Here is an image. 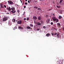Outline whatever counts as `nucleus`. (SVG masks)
Listing matches in <instances>:
<instances>
[{
  "instance_id": "45",
  "label": "nucleus",
  "mask_w": 64,
  "mask_h": 64,
  "mask_svg": "<svg viewBox=\"0 0 64 64\" xmlns=\"http://www.w3.org/2000/svg\"><path fill=\"white\" fill-rule=\"evenodd\" d=\"M39 10H41V9L40 8H39Z\"/></svg>"
},
{
  "instance_id": "1",
  "label": "nucleus",
  "mask_w": 64,
  "mask_h": 64,
  "mask_svg": "<svg viewBox=\"0 0 64 64\" xmlns=\"http://www.w3.org/2000/svg\"><path fill=\"white\" fill-rule=\"evenodd\" d=\"M56 60L57 61L56 63V64H63V61L62 60H59L58 58H57Z\"/></svg>"
},
{
  "instance_id": "56",
  "label": "nucleus",
  "mask_w": 64,
  "mask_h": 64,
  "mask_svg": "<svg viewBox=\"0 0 64 64\" xmlns=\"http://www.w3.org/2000/svg\"><path fill=\"white\" fill-rule=\"evenodd\" d=\"M30 8H29V10H30Z\"/></svg>"
},
{
  "instance_id": "6",
  "label": "nucleus",
  "mask_w": 64,
  "mask_h": 64,
  "mask_svg": "<svg viewBox=\"0 0 64 64\" xmlns=\"http://www.w3.org/2000/svg\"><path fill=\"white\" fill-rule=\"evenodd\" d=\"M0 8H4L3 4H2V3L0 4Z\"/></svg>"
},
{
  "instance_id": "17",
  "label": "nucleus",
  "mask_w": 64,
  "mask_h": 64,
  "mask_svg": "<svg viewBox=\"0 0 64 64\" xmlns=\"http://www.w3.org/2000/svg\"><path fill=\"white\" fill-rule=\"evenodd\" d=\"M18 28H19V29H23L22 27L20 26Z\"/></svg>"
},
{
  "instance_id": "44",
  "label": "nucleus",
  "mask_w": 64,
  "mask_h": 64,
  "mask_svg": "<svg viewBox=\"0 0 64 64\" xmlns=\"http://www.w3.org/2000/svg\"><path fill=\"white\" fill-rule=\"evenodd\" d=\"M20 1H21L22 3V0H20Z\"/></svg>"
},
{
  "instance_id": "48",
  "label": "nucleus",
  "mask_w": 64,
  "mask_h": 64,
  "mask_svg": "<svg viewBox=\"0 0 64 64\" xmlns=\"http://www.w3.org/2000/svg\"><path fill=\"white\" fill-rule=\"evenodd\" d=\"M54 29H56V28H54Z\"/></svg>"
},
{
  "instance_id": "11",
  "label": "nucleus",
  "mask_w": 64,
  "mask_h": 64,
  "mask_svg": "<svg viewBox=\"0 0 64 64\" xmlns=\"http://www.w3.org/2000/svg\"><path fill=\"white\" fill-rule=\"evenodd\" d=\"M33 19H34V20H37V17L36 16H34L33 17Z\"/></svg>"
},
{
  "instance_id": "35",
  "label": "nucleus",
  "mask_w": 64,
  "mask_h": 64,
  "mask_svg": "<svg viewBox=\"0 0 64 64\" xmlns=\"http://www.w3.org/2000/svg\"><path fill=\"white\" fill-rule=\"evenodd\" d=\"M28 3H30V1H29V0H28Z\"/></svg>"
},
{
  "instance_id": "3",
  "label": "nucleus",
  "mask_w": 64,
  "mask_h": 64,
  "mask_svg": "<svg viewBox=\"0 0 64 64\" xmlns=\"http://www.w3.org/2000/svg\"><path fill=\"white\" fill-rule=\"evenodd\" d=\"M8 17H5L3 19V21H6L8 20Z\"/></svg>"
},
{
  "instance_id": "14",
  "label": "nucleus",
  "mask_w": 64,
  "mask_h": 64,
  "mask_svg": "<svg viewBox=\"0 0 64 64\" xmlns=\"http://www.w3.org/2000/svg\"><path fill=\"white\" fill-rule=\"evenodd\" d=\"M26 28H27L28 29H31V27L29 26H28Z\"/></svg>"
},
{
  "instance_id": "52",
  "label": "nucleus",
  "mask_w": 64,
  "mask_h": 64,
  "mask_svg": "<svg viewBox=\"0 0 64 64\" xmlns=\"http://www.w3.org/2000/svg\"><path fill=\"white\" fill-rule=\"evenodd\" d=\"M60 14H62V12H60Z\"/></svg>"
},
{
  "instance_id": "25",
  "label": "nucleus",
  "mask_w": 64,
  "mask_h": 64,
  "mask_svg": "<svg viewBox=\"0 0 64 64\" xmlns=\"http://www.w3.org/2000/svg\"><path fill=\"white\" fill-rule=\"evenodd\" d=\"M48 17H49V16L48 15H46L45 16V17L46 18H47Z\"/></svg>"
},
{
  "instance_id": "7",
  "label": "nucleus",
  "mask_w": 64,
  "mask_h": 64,
  "mask_svg": "<svg viewBox=\"0 0 64 64\" xmlns=\"http://www.w3.org/2000/svg\"><path fill=\"white\" fill-rule=\"evenodd\" d=\"M50 20V19L48 18L46 20V22H47V23H48L49 22Z\"/></svg>"
},
{
  "instance_id": "12",
  "label": "nucleus",
  "mask_w": 64,
  "mask_h": 64,
  "mask_svg": "<svg viewBox=\"0 0 64 64\" xmlns=\"http://www.w3.org/2000/svg\"><path fill=\"white\" fill-rule=\"evenodd\" d=\"M38 20H40L41 19V16H38Z\"/></svg>"
},
{
  "instance_id": "19",
  "label": "nucleus",
  "mask_w": 64,
  "mask_h": 64,
  "mask_svg": "<svg viewBox=\"0 0 64 64\" xmlns=\"http://www.w3.org/2000/svg\"><path fill=\"white\" fill-rule=\"evenodd\" d=\"M59 19H61L62 18V16H59Z\"/></svg>"
},
{
  "instance_id": "5",
  "label": "nucleus",
  "mask_w": 64,
  "mask_h": 64,
  "mask_svg": "<svg viewBox=\"0 0 64 64\" xmlns=\"http://www.w3.org/2000/svg\"><path fill=\"white\" fill-rule=\"evenodd\" d=\"M36 25H40L42 24L41 23L39 22H36Z\"/></svg>"
},
{
  "instance_id": "47",
  "label": "nucleus",
  "mask_w": 64,
  "mask_h": 64,
  "mask_svg": "<svg viewBox=\"0 0 64 64\" xmlns=\"http://www.w3.org/2000/svg\"><path fill=\"white\" fill-rule=\"evenodd\" d=\"M34 2H37V1H34Z\"/></svg>"
},
{
  "instance_id": "13",
  "label": "nucleus",
  "mask_w": 64,
  "mask_h": 64,
  "mask_svg": "<svg viewBox=\"0 0 64 64\" xmlns=\"http://www.w3.org/2000/svg\"><path fill=\"white\" fill-rule=\"evenodd\" d=\"M46 36H47V37H49V36H50V34L49 33L47 34H46Z\"/></svg>"
},
{
  "instance_id": "27",
  "label": "nucleus",
  "mask_w": 64,
  "mask_h": 64,
  "mask_svg": "<svg viewBox=\"0 0 64 64\" xmlns=\"http://www.w3.org/2000/svg\"><path fill=\"white\" fill-rule=\"evenodd\" d=\"M56 7L57 8H60V6H57Z\"/></svg>"
},
{
  "instance_id": "53",
  "label": "nucleus",
  "mask_w": 64,
  "mask_h": 64,
  "mask_svg": "<svg viewBox=\"0 0 64 64\" xmlns=\"http://www.w3.org/2000/svg\"><path fill=\"white\" fill-rule=\"evenodd\" d=\"M16 6H18V5L17 4Z\"/></svg>"
},
{
  "instance_id": "4",
  "label": "nucleus",
  "mask_w": 64,
  "mask_h": 64,
  "mask_svg": "<svg viewBox=\"0 0 64 64\" xmlns=\"http://www.w3.org/2000/svg\"><path fill=\"white\" fill-rule=\"evenodd\" d=\"M56 18L54 16L52 17V20L54 21V22H55V20Z\"/></svg>"
},
{
  "instance_id": "31",
  "label": "nucleus",
  "mask_w": 64,
  "mask_h": 64,
  "mask_svg": "<svg viewBox=\"0 0 64 64\" xmlns=\"http://www.w3.org/2000/svg\"><path fill=\"white\" fill-rule=\"evenodd\" d=\"M25 5H27V4H28V3H27L26 2H25Z\"/></svg>"
},
{
  "instance_id": "26",
  "label": "nucleus",
  "mask_w": 64,
  "mask_h": 64,
  "mask_svg": "<svg viewBox=\"0 0 64 64\" xmlns=\"http://www.w3.org/2000/svg\"><path fill=\"white\" fill-rule=\"evenodd\" d=\"M27 21H28L29 20V18H27Z\"/></svg>"
},
{
  "instance_id": "23",
  "label": "nucleus",
  "mask_w": 64,
  "mask_h": 64,
  "mask_svg": "<svg viewBox=\"0 0 64 64\" xmlns=\"http://www.w3.org/2000/svg\"><path fill=\"white\" fill-rule=\"evenodd\" d=\"M40 22L41 23H42V24L44 23V22H43L42 20H40Z\"/></svg>"
},
{
  "instance_id": "21",
  "label": "nucleus",
  "mask_w": 64,
  "mask_h": 64,
  "mask_svg": "<svg viewBox=\"0 0 64 64\" xmlns=\"http://www.w3.org/2000/svg\"><path fill=\"white\" fill-rule=\"evenodd\" d=\"M57 24L58 25V26H59L60 27V24L59 23H58Z\"/></svg>"
},
{
  "instance_id": "49",
  "label": "nucleus",
  "mask_w": 64,
  "mask_h": 64,
  "mask_svg": "<svg viewBox=\"0 0 64 64\" xmlns=\"http://www.w3.org/2000/svg\"><path fill=\"white\" fill-rule=\"evenodd\" d=\"M39 8H37V10H39Z\"/></svg>"
},
{
  "instance_id": "22",
  "label": "nucleus",
  "mask_w": 64,
  "mask_h": 64,
  "mask_svg": "<svg viewBox=\"0 0 64 64\" xmlns=\"http://www.w3.org/2000/svg\"><path fill=\"white\" fill-rule=\"evenodd\" d=\"M11 9L12 10H15V8H11Z\"/></svg>"
},
{
  "instance_id": "57",
  "label": "nucleus",
  "mask_w": 64,
  "mask_h": 64,
  "mask_svg": "<svg viewBox=\"0 0 64 64\" xmlns=\"http://www.w3.org/2000/svg\"><path fill=\"white\" fill-rule=\"evenodd\" d=\"M42 1H43V0H42Z\"/></svg>"
},
{
  "instance_id": "30",
  "label": "nucleus",
  "mask_w": 64,
  "mask_h": 64,
  "mask_svg": "<svg viewBox=\"0 0 64 64\" xmlns=\"http://www.w3.org/2000/svg\"><path fill=\"white\" fill-rule=\"evenodd\" d=\"M51 34L52 35H54V33L53 32H52L51 33Z\"/></svg>"
},
{
  "instance_id": "20",
  "label": "nucleus",
  "mask_w": 64,
  "mask_h": 64,
  "mask_svg": "<svg viewBox=\"0 0 64 64\" xmlns=\"http://www.w3.org/2000/svg\"><path fill=\"white\" fill-rule=\"evenodd\" d=\"M12 22H15V19H13L12 20Z\"/></svg>"
},
{
  "instance_id": "8",
  "label": "nucleus",
  "mask_w": 64,
  "mask_h": 64,
  "mask_svg": "<svg viewBox=\"0 0 64 64\" xmlns=\"http://www.w3.org/2000/svg\"><path fill=\"white\" fill-rule=\"evenodd\" d=\"M22 23V21L21 20L18 21V23L19 24H20Z\"/></svg>"
},
{
  "instance_id": "15",
  "label": "nucleus",
  "mask_w": 64,
  "mask_h": 64,
  "mask_svg": "<svg viewBox=\"0 0 64 64\" xmlns=\"http://www.w3.org/2000/svg\"><path fill=\"white\" fill-rule=\"evenodd\" d=\"M11 12H12L13 13H14L16 12V11H15V10H12L11 11Z\"/></svg>"
},
{
  "instance_id": "37",
  "label": "nucleus",
  "mask_w": 64,
  "mask_h": 64,
  "mask_svg": "<svg viewBox=\"0 0 64 64\" xmlns=\"http://www.w3.org/2000/svg\"><path fill=\"white\" fill-rule=\"evenodd\" d=\"M57 33H55V34H54V35H57Z\"/></svg>"
},
{
  "instance_id": "10",
  "label": "nucleus",
  "mask_w": 64,
  "mask_h": 64,
  "mask_svg": "<svg viewBox=\"0 0 64 64\" xmlns=\"http://www.w3.org/2000/svg\"><path fill=\"white\" fill-rule=\"evenodd\" d=\"M56 21V23H57L58 21H59V20L58 19L56 18V19L55 20V22Z\"/></svg>"
},
{
  "instance_id": "40",
  "label": "nucleus",
  "mask_w": 64,
  "mask_h": 64,
  "mask_svg": "<svg viewBox=\"0 0 64 64\" xmlns=\"http://www.w3.org/2000/svg\"><path fill=\"white\" fill-rule=\"evenodd\" d=\"M26 18H24V20H26Z\"/></svg>"
},
{
  "instance_id": "33",
  "label": "nucleus",
  "mask_w": 64,
  "mask_h": 64,
  "mask_svg": "<svg viewBox=\"0 0 64 64\" xmlns=\"http://www.w3.org/2000/svg\"><path fill=\"white\" fill-rule=\"evenodd\" d=\"M20 12V11H19V10H17V12H18V13H19Z\"/></svg>"
},
{
  "instance_id": "9",
  "label": "nucleus",
  "mask_w": 64,
  "mask_h": 64,
  "mask_svg": "<svg viewBox=\"0 0 64 64\" xmlns=\"http://www.w3.org/2000/svg\"><path fill=\"white\" fill-rule=\"evenodd\" d=\"M7 9L9 11H10V10H11V8H10V7H8L7 8Z\"/></svg>"
},
{
  "instance_id": "51",
  "label": "nucleus",
  "mask_w": 64,
  "mask_h": 64,
  "mask_svg": "<svg viewBox=\"0 0 64 64\" xmlns=\"http://www.w3.org/2000/svg\"><path fill=\"white\" fill-rule=\"evenodd\" d=\"M36 9H37V8H38V7L36 6Z\"/></svg>"
},
{
  "instance_id": "55",
  "label": "nucleus",
  "mask_w": 64,
  "mask_h": 64,
  "mask_svg": "<svg viewBox=\"0 0 64 64\" xmlns=\"http://www.w3.org/2000/svg\"><path fill=\"white\" fill-rule=\"evenodd\" d=\"M6 14H9V13H7Z\"/></svg>"
},
{
  "instance_id": "18",
  "label": "nucleus",
  "mask_w": 64,
  "mask_h": 64,
  "mask_svg": "<svg viewBox=\"0 0 64 64\" xmlns=\"http://www.w3.org/2000/svg\"><path fill=\"white\" fill-rule=\"evenodd\" d=\"M59 34L58 33L56 35V37H57V38H59Z\"/></svg>"
},
{
  "instance_id": "24",
  "label": "nucleus",
  "mask_w": 64,
  "mask_h": 64,
  "mask_svg": "<svg viewBox=\"0 0 64 64\" xmlns=\"http://www.w3.org/2000/svg\"><path fill=\"white\" fill-rule=\"evenodd\" d=\"M63 1V0H60V2H59V3H61Z\"/></svg>"
},
{
  "instance_id": "2",
  "label": "nucleus",
  "mask_w": 64,
  "mask_h": 64,
  "mask_svg": "<svg viewBox=\"0 0 64 64\" xmlns=\"http://www.w3.org/2000/svg\"><path fill=\"white\" fill-rule=\"evenodd\" d=\"M8 4H10V5H13V2L12 0H8Z\"/></svg>"
},
{
  "instance_id": "28",
  "label": "nucleus",
  "mask_w": 64,
  "mask_h": 64,
  "mask_svg": "<svg viewBox=\"0 0 64 64\" xmlns=\"http://www.w3.org/2000/svg\"><path fill=\"white\" fill-rule=\"evenodd\" d=\"M50 24L52 25L53 24V22H51Z\"/></svg>"
},
{
  "instance_id": "50",
  "label": "nucleus",
  "mask_w": 64,
  "mask_h": 64,
  "mask_svg": "<svg viewBox=\"0 0 64 64\" xmlns=\"http://www.w3.org/2000/svg\"><path fill=\"white\" fill-rule=\"evenodd\" d=\"M57 4H58V5H59V4H58V2H57Z\"/></svg>"
},
{
  "instance_id": "36",
  "label": "nucleus",
  "mask_w": 64,
  "mask_h": 64,
  "mask_svg": "<svg viewBox=\"0 0 64 64\" xmlns=\"http://www.w3.org/2000/svg\"><path fill=\"white\" fill-rule=\"evenodd\" d=\"M26 8V6H24V8Z\"/></svg>"
},
{
  "instance_id": "39",
  "label": "nucleus",
  "mask_w": 64,
  "mask_h": 64,
  "mask_svg": "<svg viewBox=\"0 0 64 64\" xmlns=\"http://www.w3.org/2000/svg\"><path fill=\"white\" fill-rule=\"evenodd\" d=\"M51 10V9H49L48 10V11H50V10Z\"/></svg>"
},
{
  "instance_id": "42",
  "label": "nucleus",
  "mask_w": 64,
  "mask_h": 64,
  "mask_svg": "<svg viewBox=\"0 0 64 64\" xmlns=\"http://www.w3.org/2000/svg\"><path fill=\"white\" fill-rule=\"evenodd\" d=\"M52 14L54 16H55V14Z\"/></svg>"
},
{
  "instance_id": "32",
  "label": "nucleus",
  "mask_w": 64,
  "mask_h": 64,
  "mask_svg": "<svg viewBox=\"0 0 64 64\" xmlns=\"http://www.w3.org/2000/svg\"><path fill=\"white\" fill-rule=\"evenodd\" d=\"M43 28L44 29H45V28H46V26H43Z\"/></svg>"
},
{
  "instance_id": "43",
  "label": "nucleus",
  "mask_w": 64,
  "mask_h": 64,
  "mask_svg": "<svg viewBox=\"0 0 64 64\" xmlns=\"http://www.w3.org/2000/svg\"><path fill=\"white\" fill-rule=\"evenodd\" d=\"M63 30H64V27L63 28Z\"/></svg>"
},
{
  "instance_id": "46",
  "label": "nucleus",
  "mask_w": 64,
  "mask_h": 64,
  "mask_svg": "<svg viewBox=\"0 0 64 64\" xmlns=\"http://www.w3.org/2000/svg\"><path fill=\"white\" fill-rule=\"evenodd\" d=\"M25 1H26V2H27V0H25Z\"/></svg>"
},
{
  "instance_id": "29",
  "label": "nucleus",
  "mask_w": 64,
  "mask_h": 64,
  "mask_svg": "<svg viewBox=\"0 0 64 64\" xmlns=\"http://www.w3.org/2000/svg\"><path fill=\"white\" fill-rule=\"evenodd\" d=\"M52 3L53 4H55V2L54 1H52Z\"/></svg>"
},
{
  "instance_id": "54",
  "label": "nucleus",
  "mask_w": 64,
  "mask_h": 64,
  "mask_svg": "<svg viewBox=\"0 0 64 64\" xmlns=\"http://www.w3.org/2000/svg\"><path fill=\"white\" fill-rule=\"evenodd\" d=\"M40 1H41V0H39Z\"/></svg>"
},
{
  "instance_id": "58",
  "label": "nucleus",
  "mask_w": 64,
  "mask_h": 64,
  "mask_svg": "<svg viewBox=\"0 0 64 64\" xmlns=\"http://www.w3.org/2000/svg\"><path fill=\"white\" fill-rule=\"evenodd\" d=\"M31 1V0H30V1Z\"/></svg>"
},
{
  "instance_id": "16",
  "label": "nucleus",
  "mask_w": 64,
  "mask_h": 64,
  "mask_svg": "<svg viewBox=\"0 0 64 64\" xmlns=\"http://www.w3.org/2000/svg\"><path fill=\"white\" fill-rule=\"evenodd\" d=\"M30 27L31 26L32 27H33V25L31 24H30Z\"/></svg>"
},
{
  "instance_id": "38",
  "label": "nucleus",
  "mask_w": 64,
  "mask_h": 64,
  "mask_svg": "<svg viewBox=\"0 0 64 64\" xmlns=\"http://www.w3.org/2000/svg\"><path fill=\"white\" fill-rule=\"evenodd\" d=\"M40 30V29L39 28H37V30Z\"/></svg>"
},
{
  "instance_id": "41",
  "label": "nucleus",
  "mask_w": 64,
  "mask_h": 64,
  "mask_svg": "<svg viewBox=\"0 0 64 64\" xmlns=\"http://www.w3.org/2000/svg\"><path fill=\"white\" fill-rule=\"evenodd\" d=\"M36 6H34V8H36Z\"/></svg>"
},
{
  "instance_id": "34",
  "label": "nucleus",
  "mask_w": 64,
  "mask_h": 64,
  "mask_svg": "<svg viewBox=\"0 0 64 64\" xmlns=\"http://www.w3.org/2000/svg\"><path fill=\"white\" fill-rule=\"evenodd\" d=\"M4 8H6V6H5V5H4Z\"/></svg>"
}]
</instances>
